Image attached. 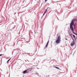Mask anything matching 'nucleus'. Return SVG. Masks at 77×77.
<instances>
[{"label": "nucleus", "instance_id": "1", "mask_svg": "<svg viewBox=\"0 0 77 77\" xmlns=\"http://www.w3.org/2000/svg\"><path fill=\"white\" fill-rule=\"evenodd\" d=\"M74 20H72V22L70 23V29L71 30V31H72V33H74V34H75V32H74V28H73V26H73V25H74Z\"/></svg>", "mask_w": 77, "mask_h": 77}, {"label": "nucleus", "instance_id": "2", "mask_svg": "<svg viewBox=\"0 0 77 77\" xmlns=\"http://www.w3.org/2000/svg\"><path fill=\"white\" fill-rule=\"evenodd\" d=\"M61 39L60 36V35L57 38V40L55 41L56 44H59L60 43V41H61Z\"/></svg>", "mask_w": 77, "mask_h": 77}, {"label": "nucleus", "instance_id": "3", "mask_svg": "<svg viewBox=\"0 0 77 77\" xmlns=\"http://www.w3.org/2000/svg\"><path fill=\"white\" fill-rule=\"evenodd\" d=\"M27 73H28V72H27V70H26L23 71V74H26Z\"/></svg>", "mask_w": 77, "mask_h": 77}, {"label": "nucleus", "instance_id": "4", "mask_svg": "<svg viewBox=\"0 0 77 77\" xmlns=\"http://www.w3.org/2000/svg\"><path fill=\"white\" fill-rule=\"evenodd\" d=\"M74 44V41H73L71 42V46H73Z\"/></svg>", "mask_w": 77, "mask_h": 77}, {"label": "nucleus", "instance_id": "5", "mask_svg": "<svg viewBox=\"0 0 77 77\" xmlns=\"http://www.w3.org/2000/svg\"><path fill=\"white\" fill-rule=\"evenodd\" d=\"M48 43H49V41H48V42L47 43V44L46 45V48H47V47H48Z\"/></svg>", "mask_w": 77, "mask_h": 77}, {"label": "nucleus", "instance_id": "6", "mask_svg": "<svg viewBox=\"0 0 77 77\" xmlns=\"http://www.w3.org/2000/svg\"><path fill=\"white\" fill-rule=\"evenodd\" d=\"M27 70H29L30 71H32V68H30L28 69H27Z\"/></svg>", "mask_w": 77, "mask_h": 77}, {"label": "nucleus", "instance_id": "7", "mask_svg": "<svg viewBox=\"0 0 77 77\" xmlns=\"http://www.w3.org/2000/svg\"><path fill=\"white\" fill-rule=\"evenodd\" d=\"M47 9L45 10V11L44 12L45 14L47 13Z\"/></svg>", "mask_w": 77, "mask_h": 77}, {"label": "nucleus", "instance_id": "8", "mask_svg": "<svg viewBox=\"0 0 77 77\" xmlns=\"http://www.w3.org/2000/svg\"><path fill=\"white\" fill-rule=\"evenodd\" d=\"M55 68H56L57 69H60L58 67H55Z\"/></svg>", "mask_w": 77, "mask_h": 77}, {"label": "nucleus", "instance_id": "9", "mask_svg": "<svg viewBox=\"0 0 77 77\" xmlns=\"http://www.w3.org/2000/svg\"><path fill=\"white\" fill-rule=\"evenodd\" d=\"M73 38H75V35H73Z\"/></svg>", "mask_w": 77, "mask_h": 77}, {"label": "nucleus", "instance_id": "10", "mask_svg": "<svg viewBox=\"0 0 77 77\" xmlns=\"http://www.w3.org/2000/svg\"><path fill=\"white\" fill-rule=\"evenodd\" d=\"M11 59H9L7 62V63H8L9 61V60H11Z\"/></svg>", "mask_w": 77, "mask_h": 77}, {"label": "nucleus", "instance_id": "11", "mask_svg": "<svg viewBox=\"0 0 77 77\" xmlns=\"http://www.w3.org/2000/svg\"><path fill=\"white\" fill-rule=\"evenodd\" d=\"M75 21H77V20L76 19H75L74 20Z\"/></svg>", "mask_w": 77, "mask_h": 77}, {"label": "nucleus", "instance_id": "12", "mask_svg": "<svg viewBox=\"0 0 77 77\" xmlns=\"http://www.w3.org/2000/svg\"><path fill=\"white\" fill-rule=\"evenodd\" d=\"M2 55H3V54H0V56H2Z\"/></svg>", "mask_w": 77, "mask_h": 77}, {"label": "nucleus", "instance_id": "13", "mask_svg": "<svg viewBox=\"0 0 77 77\" xmlns=\"http://www.w3.org/2000/svg\"><path fill=\"white\" fill-rule=\"evenodd\" d=\"M47 0H45V2H47Z\"/></svg>", "mask_w": 77, "mask_h": 77}, {"label": "nucleus", "instance_id": "14", "mask_svg": "<svg viewBox=\"0 0 77 77\" xmlns=\"http://www.w3.org/2000/svg\"><path fill=\"white\" fill-rule=\"evenodd\" d=\"M45 13H44V14H43V16L44 15H45Z\"/></svg>", "mask_w": 77, "mask_h": 77}, {"label": "nucleus", "instance_id": "15", "mask_svg": "<svg viewBox=\"0 0 77 77\" xmlns=\"http://www.w3.org/2000/svg\"><path fill=\"white\" fill-rule=\"evenodd\" d=\"M65 39H66V40H68V39H67V38H65Z\"/></svg>", "mask_w": 77, "mask_h": 77}, {"label": "nucleus", "instance_id": "16", "mask_svg": "<svg viewBox=\"0 0 77 77\" xmlns=\"http://www.w3.org/2000/svg\"><path fill=\"white\" fill-rule=\"evenodd\" d=\"M71 37H72V39H73V38H72V36H71Z\"/></svg>", "mask_w": 77, "mask_h": 77}, {"label": "nucleus", "instance_id": "17", "mask_svg": "<svg viewBox=\"0 0 77 77\" xmlns=\"http://www.w3.org/2000/svg\"><path fill=\"white\" fill-rule=\"evenodd\" d=\"M76 39H77V37H76Z\"/></svg>", "mask_w": 77, "mask_h": 77}]
</instances>
